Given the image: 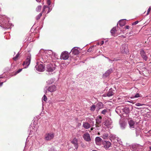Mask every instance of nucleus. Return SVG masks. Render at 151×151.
I'll list each match as a JSON object with an SVG mask.
<instances>
[{
	"instance_id": "63",
	"label": "nucleus",
	"mask_w": 151,
	"mask_h": 151,
	"mask_svg": "<svg viewBox=\"0 0 151 151\" xmlns=\"http://www.w3.org/2000/svg\"><path fill=\"white\" fill-rule=\"evenodd\" d=\"M79 124V125H80L81 124Z\"/></svg>"
},
{
	"instance_id": "33",
	"label": "nucleus",
	"mask_w": 151,
	"mask_h": 151,
	"mask_svg": "<svg viewBox=\"0 0 151 151\" xmlns=\"http://www.w3.org/2000/svg\"><path fill=\"white\" fill-rule=\"evenodd\" d=\"M53 82V79L52 78L50 79L47 82V84L49 85L52 84Z\"/></svg>"
},
{
	"instance_id": "62",
	"label": "nucleus",
	"mask_w": 151,
	"mask_h": 151,
	"mask_svg": "<svg viewBox=\"0 0 151 151\" xmlns=\"http://www.w3.org/2000/svg\"><path fill=\"white\" fill-rule=\"evenodd\" d=\"M127 146H129V144H127Z\"/></svg>"
},
{
	"instance_id": "57",
	"label": "nucleus",
	"mask_w": 151,
	"mask_h": 151,
	"mask_svg": "<svg viewBox=\"0 0 151 151\" xmlns=\"http://www.w3.org/2000/svg\"><path fill=\"white\" fill-rule=\"evenodd\" d=\"M112 60V61H110V62H111V63H113V61H114V60Z\"/></svg>"
},
{
	"instance_id": "28",
	"label": "nucleus",
	"mask_w": 151,
	"mask_h": 151,
	"mask_svg": "<svg viewBox=\"0 0 151 151\" xmlns=\"http://www.w3.org/2000/svg\"><path fill=\"white\" fill-rule=\"evenodd\" d=\"M47 8L48 9L47 13L48 14L51 11L52 9H51L49 7H48L47 6L45 5L43 8L42 12H44L45 11V9Z\"/></svg>"
},
{
	"instance_id": "31",
	"label": "nucleus",
	"mask_w": 151,
	"mask_h": 151,
	"mask_svg": "<svg viewBox=\"0 0 151 151\" xmlns=\"http://www.w3.org/2000/svg\"><path fill=\"white\" fill-rule=\"evenodd\" d=\"M116 31V27H114L111 30V33L112 35H113L115 33Z\"/></svg>"
},
{
	"instance_id": "51",
	"label": "nucleus",
	"mask_w": 151,
	"mask_h": 151,
	"mask_svg": "<svg viewBox=\"0 0 151 151\" xmlns=\"http://www.w3.org/2000/svg\"><path fill=\"white\" fill-rule=\"evenodd\" d=\"M81 146L83 147H84L85 146L83 144H81Z\"/></svg>"
},
{
	"instance_id": "6",
	"label": "nucleus",
	"mask_w": 151,
	"mask_h": 151,
	"mask_svg": "<svg viewBox=\"0 0 151 151\" xmlns=\"http://www.w3.org/2000/svg\"><path fill=\"white\" fill-rule=\"evenodd\" d=\"M56 68L55 66L54 65L49 64L47 65L46 69L47 71L52 72H53Z\"/></svg>"
},
{
	"instance_id": "45",
	"label": "nucleus",
	"mask_w": 151,
	"mask_h": 151,
	"mask_svg": "<svg viewBox=\"0 0 151 151\" xmlns=\"http://www.w3.org/2000/svg\"><path fill=\"white\" fill-rule=\"evenodd\" d=\"M49 151H57V150L54 148L52 147L50 149Z\"/></svg>"
},
{
	"instance_id": "10",
	"label": "nucleus",
	"mask_w": 151,
	"mask_h": 151,
	"mask_svg": "<svg viewBox=\"0 0 151 151\" xmlns=\"http://www.w3.org/2000/svg\"><path fill=\"white\" fill-rule=\"evenodd\" d=\"M109 139L111 142L114 143L118 141V138L116 137V135L113 134H111L109 136Z\"/></svg>"
},
{
	"instance_id": "20",
	"label": "nucleus",
	"mask_w": 151,
	"mask_h": 151,
	"mask_svg": "<svg viewBox=\"0 0 151 151\" xmlns=\"http://www.w3.org/2000/svg\"><path fill=\"white\" fill-rule=\"evenodd\" d=\"M114 91L112 88L110 89L106 94L107 96L110 97L113 96L114 93Z\"/></svg>"
},
{
	"instance_id": "56",
	"label": "nucleus",
	"mask_w": 151,
	"mask_h": 151,
	"mask_svg": "<svg viewBox=\"0 0 151 151\" xmlns=\"http://www.w3.org/2000/svg\"><path fill=\"white\" fill-rule=\"evenodd\" d=\"M121 37H123L124 38H125V37L124 36V35H121Z\"/></svg>"
},
{
	"instance_id": "49",
	"label": "nucleus",
	"mask_w": 151,
	"mask_h": 151,
	"mask_svg": "<svg viewBox=\"0 0 151 151\" xmlns=\"http://www.w3.org/2000/svg\"><path fill=\"white\" fill-rule=\"evenodd\" d=\"M105 57L106 58H107V59H108L109 60V62H110V61H112L111 60V59H109L108 57Z\"/></svg>"
},
{
	"instance_id": "15",
	"label": "nucleus",
	"mask_w": 151,
	"mask_h": 151,
	"mask_svg": "<svg viewBox=\"0 0 151 151\" xmlns=\"http://www.w3.org/2000/svg\"><path fill=\"white\" fill-rule=\"evenodd\" d=\"M103 144L104 147L106 149L109 148L111 145V143L110 142L106 141H104L103 142Z\"/></svg>"
},
{
	"instance_id": "3",
	"label": "nucleus",
	"mask_w": 151,
	"mask_h": 151,
	"mask_svg": "<svg viewBox=\"0 0 151 151\" xmlns=\"http://www.w3.org/2000/svg\"><path fill=\"white\" fill-rule=\"evenodd\" d=\"M42 62H37L35 68L36 70L39 72H42L45 70V66L42 64Z\"/></svg>"
},
{
	"instance_id": "39",
	"label": "nucleus",
	"mask_w": 151,
	"mask_h": 151,
	"mask_svg": "<svg viewBox=\"0 0 151 151\" xmlns=\"http://www.w3.org/2000/svg\"><path fill=\"white\" fill-rule=\"evenodd\" d=\"M19 54L18 53L17 55H16V56L14 57L13 58V59L14 60H17V59L18 58V57L19 56Z\"/></svg>"
},
{
	"instance_id": "21",
	"label": "nucleus",
	"mask_w": 151,
	"mask_h": 151,
	"mask_svg": "<svg viewBox=\"0 0 151 151\" xmlns=\"http://www.w3.org/2000/svg\"><path fill=\"white\" fill-rule=\"evenodd\" d=\"M83 127L86 129H88L91 127L90 124L86 122H83Z\"/></svg>"
},
{
	"instance_id": "38",
	"label": "nucleus",
	"mask_w": 151,
	"mask_h": 151,
	"mask_svg": "<svg viewBox=\"0 0 151 151\" xmlns=\"http://www.w3.org/2000/svg\"><path fill=\"white\" fill-rule=\"evenodd\" d=\"M108 112L107 109H104L101 112V113L102 114H105L106 113H107Z\"/></svg>"
},
{
	"instance_id": "27",
	"label": "nucleus",
	"mask_w": 151,
	"mask_h": 151,
	"mask_svg": "<svg viewBox=\"0 0 151 151\" xmlns=\"http://www.w3.org/2000/svg\"><path fill=\"white\" fill-rule=\"evenodd\" d=\"M102 117L101 116H98L96 119V123L99 124H100L101 121Z\"/></svg>"
},
{
	"instance_id": "40",
	"label": "nucleus",
	"mask_w": 151,
	"mask_h": 151,
	"mask_svg": "<svg viewBox=\"0 0 151 151\" xmlns=\"http://www.w3.org/2000/svg\"><path fill=\"white\" fill-rule=\"evenodd\" d=\"M42 13H40L39 14H38L36 17V19L37 20L39 19H40L41 17L42 16Z\"/></svg>"
},
{
	"instance_id": "46",
	"label": "nucleus",
	"mask_w": 151,
	"mask_h": 151,
	"mask_svg": "<svg viewBox=\"0 0 151 151\" xmlns=\"http://www.w3.org/2000/svg\"><path fill=\"white\" fill-rule=\"evenodd\" d=\"M91 127H93L94 125V121H92L91 122Z\"/></svg>"
},
{
	"instance_id": "44",
	"label": "nucleus",
	"mask_w": 151,
	"mask_h": 151,
	"mask_svg": "<svg viewBox=\"0 0 151 151\" xmlns=\"http://www.w3.org/2000/svg\"><path fill=\"white\" fill-rule=\"evenodd\" d=\"M93 48V47H92L90 48H89V49H88V50H87V51L88 52H91L92 51V49Z\"/></svg>"
},
{
	"instance_id": "34",
	"label": "nucleus",
	"mask_w": 151,
	"mask_h": 151,
	"mask_svg": "<svg viewBox=\"0 0 151 151\" xmlns=\"http://www.w3.org/2000/svg\"><path fill=\"white\" fill-rule=\"evenodd\" d=\"M96 106L95 105H93L91 107L90 110H91V111H94L96 109Z\"/></svg>"
},
{
	"instance_id": "54",
	"label": "nucleus",
	"mask_w": 151,
	"mask_h": 151,
	"mask_svg": "<svg viewBox=\"0 0 151 151\" xmlns=\"http://www.w3.org/2000/svg\"><path fill=\"white\" fill-rule=\"evenodd\" d=\"M36 1L38 2H40L41 1V0H36Z\"/></svg>"
},
{
	"instance_id": "14",
	"label": "nucleus",
	"mask_w": 151,
	"mask_h": 151,
	"mask_svg": "<svg viewBox=\"0 0 151 151\" xmlns=\"http://www.w3.org/2000/svg\"><path fill=\"white\" fill-rule=\"evenodd\" d=\"M71 142L74 145L75 149H77L78 147L77 139L76 138H74L71 141Z\"/></svg>"
},
{
	"instance_id": "52",
	"label": "nucleus",
	"mask_w": 151,
	"mask_h": 151,
	"mask_svg": "<svg viewBox=\"0 0 151 151\" xmlns=\"http://www.w3.org/2000/svg\"><path fill=\"white\" fill-rule=\"evenodd\" d=\"M3 83V82H0V87L2 85Z\"/></svg>"
},
{
	"instance_id": "47",
	"label": "nucleus",
	"mask_w": 151,
	"mask_h": 151,
	"mask_svg": "<svg viewBox=\"0 0 151 151\" xmlns=\"http://www.w3.org/2000/svg\"><path fill=\"white\" fill-rule=\"evenodd\" d=\"M47 3L48 5L49 6L51 4V1L50 0H48L47 1Z\"/></svg>"
},
{
	"instance_id": "48",
	"label": "nucleus",
	"mask_w": 151,
	"mask_h": 151,
	"mask_svg": "<svg viewBox=\"0 0 151 151\" xmlns=\"http://www.w3.org/2000/svg\"><path fill=\"white\" fill-rule=\"evenodd\" d=\"M138 21H135V22H134V23H133V24H134V25H135V24H137L138 23Z\"/></svg>"
},
{
	"instance_id": "55",
	"label": "nucleus",
	"mask_w": 151,
	"mask_h": 151,
	"mask_svg": "<svg viewBox=\"0 0 151 151\" xmlns=\"http://www.w3.org/2000/svg\"><path fill=\"white\" fill-rule=\"evenodd\" d=\"M113 60H114V61H117L118 60V59H116V58H114Z\"/></svg>"
},
{
	"instance_id": "16",
	"label": "nucleus",
	"mask_w": 151,
	"mask_h": 151,
	"mask_svg": "<svg viewBox=\"0 0 151 151\" xmlns=\"http://www.w3.org/2000/svg\"><path fill=\"white\" fill-rule=\"evenodd\" d=\"M113 71V69L112 68L109 69L104 74H103V77H106L108 76L110 74L112 73Z\"/></svg>"
},
{
	"instance_id": "19",
	"label": "nucleus",
	"mask_w": 151,
	"mask_h": 151,
	"mask_svg": "<svg viewBox=\"0 0 151 151\" xmlns=\"http://www.w3.org/2000/svg\"><path fill=\"white\" fill-rule=\"evenodd\" d=\"M102 139L99 137H96L95 139V141L96 145H100L102 141Z\"/></svg>"
},
{
	"instance_id": "30",
	"label": "nucleus",
	"mask_w": 151,
	"mask_h": 151,
	"mask_svg": "<svg viewBox=\"0 0 151 151\" xmlns=\"http://www.w3.org/2000/svg\"><path fill=\"white\" fill-rule=\"evenodd\" d=\"M108 136L109 135L108 134L104 133L102 135L101 137L104 139H107Z\"/></svg>"
},
{
	"instance_id": "23",
	"label": "nucleus",
	"mask_w": 151,
	"mask_h": 151,
	"mask_svg": "<svg viewBox=\"0 0 151 151\" xmlns=\"http://www.w3.org/2000/svg\"><path fill=\"white\" fill-rule=\"evenodd\" d=\"M123 110L124 112V114L126 116H127L130 111L128 107L124 108Z\"/></svg>"
},
{
	"instance_id": "64",
	"label": "nucleus",
	"mask_w": 151,
	"mask_h": 151,
	"mask_svg": "<svg viewBox=\"0 0 151 151\" xmlns=\"http://www.w3.org/2000/svg\"><path fill=\"white\" fill-rule=\"evenodd\" d=\"M79 124V125H80L81 124Z\"/></svg>"
},
{
	"instance_id": "7",
	"label": "nucleus",
	"mask_w": 151,
	"mask_h": 151,
	"mask_svg": "<svg viewBox=\"0 0 151 151\" xmlns=\"http://www.w3.org/2000/svg\"><path fill=\"white\" fill-rule=\"evenodd\" d=\"M69 57V54L68 52L65 51L62 52L60 55V58L61 59L66 60L68 59Z\"/></svg>"
},
{
	"instance_id": "59",
	"label": "nucleus",
	"mask_w": 151,
	"mask_h": 151,
	"mask_svg": "<svg viewBox=\"0 0 151 151\" xmlns=\"http://www.w3.org/2000/svg\"><path fill=\"white\" fill-rule=\"evenodd\" d=\"M149 151H151V147H150V150Z\"/></svg>"
},
{
	"instance_id": "43",
	"label": "nucleus",
	"mask_w": 151,
	"mask_h": 151,
	"mask_svg": "<svg viewBox=\"0 0 151 151\" xmlns=\"http://www.w3.org/2000/svg\"><path fill=\"white\" fill-rule=\"evenodd\" d=\"M151 9V6H150L147 10V15L149 14V12H150Z\"/></svg>"
},
{
	"instance_id": "22",
	"label": "nucleus",
	"mask_w": 151,
	"mask_h": 151,
	"mask_svg": "<svg viewBox=\"0 0 151 151\" xmlns=\"http://www.w3.org/2000/svg\"><path fill=\"white\" fill-rule=\"evenodd\" d=\"M97 109L98 110L102 108L103 107V104L101 102H99L97 103L96 105Z\"/></svg>"
},
{
	"instance_id": "25",
	"label": "nucleus",
	"mask_w": 151,
	"mask_h": 151,
	"mask_svg": "<svg viewBox=\"0 0 151 151\" xmlns=\"http://www.w3.org/2000/svg\"><path fill=\"white\" fill-rule=\"evenodd\" d=\"M121 128L122 129H124L126 126V123L124 122H121L120 123Z\"/></svg>"
},
{
	"instance_id": "8",
	"label": "nucleus",
	"mask_w": 151,
	"mask_h": 151,
	"mask_svg": "<svg viewBox=\"0 0 151 151\" xmlns=\"http://www.w3.org/2000/svg\"><path fill=\"white\" fill-rule=\"evenodd\" d=\"M54 134L52 133H47L45 136V140L47 141L50 140L54 137Z\"/></svg>"
},
{
	"instance_id": "11",
	"label": "nucleus",
	"mask_w": 151,
	"mask_h": 151,
	"mask_svg": "<svg viewBox=\"0 0 151 151\" xmlns=\"http://www.w3.org/2000/svg\"><path fill=\"white\" fill-rule=\"evenodd\" d=\"M56 86L52 85L48 88L47 90L49 92L51 93H53L56 90Z\"/></svg>"
},
{
	"instance_id": "37",
	"label": "nucleus",
	"mask_w": 151,
	"mask_h": 151,
	"mask_svg": "<svg viewBox=\"0 0 151 151\" xmlns=\"http://www.w3.org/2000/svg\"><path fill=\"white\" fill-rule=\"evenodd\" d=\"M41 7H42L41 6H40V5L38 6L36 9V11L38 12H39L40 11V10L41 8Z\"/></svg>"
},
{
	"instance_id": "53",
	"label": "nucleus",
	"mask_w": 151,
	"mask_h": 151,
	"mask_svg": "<svg viewBox=\"0 0 151 151\" xmlns=\"http://www.w3.org/2000/svg\"><path fill=\"white\" fill-rule=\"evenodd\" d=\"M104 44V41H102L100 43L101 45H102Z\"/></svg>"
},
{
	"instance_id": "41",
	"label": "nucleus",
	"mask_w": 151,
	"mask_h": 151,
	"mask_svg": "<svg viewBox=\"0 0 151 151\" xmlns=\"http://www.w3.org/2000/svg\"><path fill=\"white\" fill-rule=\"evenodd\" d=\"M144 105V104H141L139 103H136L135 104V105L136 106H142L143 105Z\"/></svg>"
},
{
	"instance_id": "2",
	"label": "nucleus",
	"mask_w": 151,
	"mask_h": 151,
	"mask_svg": "<svg viewBox=\"0 0 151 151\" xmlns=\"http://www.w3.org/2000/svg\"><path fill=\"white\" fill-rule=\"evenodd\" d=\"M31 59V55L30 53H28L26 58L23 64L24 68H27L30 64Z\"/></svg>"
},
{
	"instance_id": "26",
	"label": "nucleus",
	"mask_w": 151,
	"mask_h": 151,
	"mask_svg": "<svg viewBox=\"0 0 151 151\" xmlns=\"http://www.w3.org/2000/svg\"><path fill=\"white\" fill-rule=\"evenodd\" d=\"M0 18H1L0 20L2 21V22H3V24H4V23H5V22H7L8 21L7 18H6L5 16L1 17H0Z\"/></svg>"
},
{
	"instance_id": "42",
	"label": "nucleus",
	"mask_w": 151,
	"mask_h": 151,
	"mask_svg": "<svg viewBox=\"0 0 151 151\" xmlns=\"http://www.w3.org/2000/svg\"><path fill=\"white\" fill-rule=\"evenodd\" d=\"M22 70V69H19V70H18L16 72H15V75H16L17 74V73H20V72Z\"/></svg>"
},
{
	"instance_id": "36",
	"label": "nucleus",
	"mask_w": 151,
	"mask_h": 151,
	"mask_svg": "<svg viewBox=\"0 0 151 151\" xmlns=\"http://www.w3.org/2000/svg\"><path fill=\"white\" fill-rule=\"evenodd\" d=\"M47 100V98L46 96L45 95H44L42 99V101H46Z\"/></svg>"
},
{
	"instance_id": "18",
	"label": "nucleus",
	"mask_w": 151,
	"mask_h": 151,
	"mask_svg": "<svg viewBox=\"0 0 151 151\" xmlns=\"http://www.w3.org/2000/svg\"><path fill=\"white\" fill-rule=\"evenodd\" d=\"M71 52L73 54L75 55H77L78 54L79 51L78 50V48L77 47H74L71 50Z\"/></svg>"
},
{
	"instance_id": "12",
	"label": "nucleus",
	"mask_w": 151,
	"mask_h": 151,
	"mask_svg": "<svg viewBox=\"0 0 151 151\" xmlns=\"http://www.w3.org/2000/svg\"><path fill=\"white\" fill-rule=\"evenodd\" d=\"M83 137L86 141L89 142L91 140L90 135L88 133L84 134L83 135Z\"/></svg>"
},
{
	"instance_id": "61",
	"label": "nucleus",
	"mask_w": 151,
	"mask_h": 151,
	"mask_svg": "<svg viewBox=\"0 0 151 151\" xmlns=\"http://www.w3.org/2000/svg\"><path fill=\"white\" fill-rule=\"evenodd\" d=\"M92 151H97L96 150H93Z\"/></svg>"
},
{
	"instance_id": "35",
	"label": "nucleus",
	"mask_w": 151,
	"mask_h": 151,
	"mask_svg": "<svg viewBox=\"0 0 151 151\" xmlns=\"http://www.w3.org/2000/svg\"><path fill=\"white\" fill-rule=\"evenodd\" d=\"M135 100H131L130 99H129V100L127 101V102L132 103L133 104H134L136 103Z\"/></svg>"
},
{
	"instance_id": "60",
	"label": "nucleus",
	"mask_w": 151,
	"mask_h": 151,
	"mask_svg": "<svg viewBox=\"0 0 151 151\" xmlns=\"http://www.w3.org/2000/svg\"><path fill=\"white\" fill-rule=\"evenodd\" d=\"M118 107L117 108H116V112H117L116 110H117V109H118Z\"/></svg>"
},
{
	"instance_id": "32",
	"label": "nucleus",
	"mask_w": 151,
	"mask_h": 151,
	"mask_svg": "<svg viewBox=\"0 0 151 151\" xmlns=\"http://www.w3.org/2000/svg\"><path fill=\"white\" fill-rule=\"evenodd\" d=\"M141 129L139 128H137L136 129V134L137 136H138L139 134L140 133Z\"/></svg>"
},
{
	"instance_id": "5",
	"label": "nucleus",
	"mask_w": 151,
	"mask_h": 151,
	"mask_svg": "<svg viewBox=\"0 0 151 151\" xmlns=\"http://www.w3.org/2000/svg\"><path fill=\"white\" fill-rule=\"evenodd\" d=\"M142 146L139 144H134L131 147L132 150L134 151H141Z\"/></svg>"
},
{
	"instance_id": "29",
	"label": "nucleus",
	"mask_w": 151,
	"mask_h": 151,
	"mask_svg": "<svg viewBox=\"0 0 151 151\" xmlns=\"http://www.w3.org/2000/svg\"><path fill=\"white\" fill-rule=\"evenodd\" d=\"M140 97V94L137 93H136L135 95H132L130 97L131 99H134L136 98H138Z\"/></svg>"
},
{
	"instance_id": "50",
	"label": "nucleus",
	"mask_w": 151,
	"mask_h": 151,
	"mask_svg": "<svg viewBox=\"0 0 151 151\" xmlns=\"http://www.w3.org/2000/svg\"><path fill=\"white\" fill-rule=\"evenodd\" d=\"M129 26H127V25L125 27V29H129Z\"/></svg>"
},
{
	"instance_id": "1",
	"label": "nucleus",
	"mask_w": 151,
	"mask_h": 151,
	"mask_svg": "<svg viewBox=\"0 0 151 151\" xmlns=\"http://www.w3.org/2000/svg\"><path fill=\"white\" fill-rule=\"evenodd\" d=\"M44 63L49 62V60H56L58 59L57 55L52 50H49L45 51L42 57Z\"/></svg>"
},
{
	"instance_id": "9",
	"label": "nucleus",
	"mask_w": 151,
	"mask_h": 151,
	"mask_svg": "<svg viewBox=\"0 0 151 151\" xmlns=\"http://www.w3.org/2000/svg\"><path fill=\"white\" fill-rule=\"evenodd\" d=\"M112 121L110 118H108L105 122V125L108 128H111L112 127L111 125L112 124Z\"/></svg>"
},
{
	"instance_id": "24",
	"label": "nucleus",
	"mask_w": 151,
	"mask_h": 151,
	"mask_svg": "<svg viewBox=\"0 0 151 151\" xmlns=\"http://www.w3.org/2000/svg\"><path fill=\"white\" fill-rule=\"evenodd\" d=\"M125 19H121L118 22V23H117V25L119 24V25L121 27L124 26L126 24V22L124 21Z\"/></svg>"
},
{
	"instance_id": "4",
	"label": "nucleus",
	"mask_w": 151,
	"mask_h": 151,
	"mask_svg": "<svg viewBox=\"0 0 151 151\" xmlns=\"http://www.w3.org/2000/svg\"><path fill=\"white\" fill-rule=\"evenodd\" d=\"M120 51L122 53H127L129 52L127 45H122L120 47Z\"/></svg>"
},
{
	"instance_id": "58",
	"label": "nucleus",
	"mask_w": 151,
	"mask_h": 151,
	"mask_svg": "<svg viewBox=\"0 0 151 151\" xmlns=\"http://www.w3.org/2000/svg\"><path fill=\"white\" fill-rule=\"evenodd\" d=\"M93 128H91V130H93Z\"/></svg>"
},
{
	"instance_id": "13",
	"label": "nucleus",
	"mask_w": 151,
	"mask_h": 151,
	"mask_svg": "<svg viewBox=\"0 0 151 151\" xmlns=\"http://www.w3.org/2000/svg\"><path fill=\"white\" fill-rule=\"evenodd\" d=\"M128 121L130 128L132 129L135 128L136 127H135V122L133 120L131 119H129Z\"/></svg>"
},
{
	"instance_id": "17",
	"label": "nucleus",
	"mask_w": 151,
	"mask_h": 151,
	"mask_svg": "<svg viewBox=\"0 0 151 151\" xmlns=\"http://www.w3.org/2000/svg\"><path fill=\"white\" fill-rule=\"evenodd\" d=\"M140 54L142 58L145 61L147 60V56L145 52L143 50H141L140 51Z\"/></svg>"
}]
</instances>
